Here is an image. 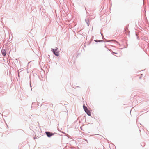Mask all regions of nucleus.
<instances>
[{
	"label": "nucleus",
	"mask_w": 149,
	"mask_h": 149,
	"mask_svg": "<svg viewBox=\"0 0 149 149\" xmlns=\"http://www.w3.org/2000/svg\"><path fill=\"white\" fill-rule=\"evenodd\" d=\"M83 108H84V109L85 111H86V110H87L88 109L85 106H83Z\"/></svg>",
	"instance_id": "nucleus-5"
},
{
	"label": "nucleus",
	"mask_w": 149,
	"mask_h": 149,
	"mask_svg": "<svg viewBox=\"0 0 149 149\" xmlns=\"http://www.w3.org/2000/svg\"><path fill=\"white\" fill-rule=\"evenodd\" d=\"M1 53L3 56H5L6 54V52L4 49H2L1 50Z\"/></svg>",
	"instance_id": "nucleus-3"
},
{
	"label": "nucleus",
	"mask_w": 149,
	"mask_h": 149,
	"mask_svg": "<svg viewBox=\"0 0 149 149\" xmlns=\"http://www.w3.org/2000/svg\"><path fill=\"white\" fill-rule=\"evenodd\" d=\"M85 111L88 115H90L91 112H90V111H89L88 109H87V110H86V111Z\"/></svg>",
	"instance_id": "nucleus-4"
},
{
	"label": "nucleus",
	"mask_w": 149,
	"mask_h": 149,
	"mask_svg": "<svg viewBox=\"0 0 149 149\" xmlns=\"http://www.w3.org/2000/svg\"><path fill=\"white\" fill-rule=\"evenodd\" d=\"M95 42H100V40H98V41H97V40H95ZM101 41H102L101 40Z\"/></svg>",
	"instance_id": "nucleus-7"
},
{
	"label": "nucleus",
	"mask_w": 149,
	"mask_h": 149,
	"mask_svg": "<svg viewBox=\"0 0 149 149\" xmlns=\"http://www.w3.org/2000/svg\"><path fill=\"white\" fill-rule=\"evenodd\" d=\"M53 52L55 55L56 56H59V53L58 50L57 48L56 49L54 50V49H52Z\"/></svg>",
	"instance_id": "nucleus-1"
},
{
	"label": "nucleus",
	"mask_w": 149,
	"mask_h": 149,
	"mask_svg": "<svg viewBox=\"0 0 149 149\" xmlns=\"http://www.w3.org/2000/svg\"><path fill=\"white\" fill-rule=\"evenodd\" d=\"M46 135H47V136L48 137H50L51 136H52V135H53L54 134H53L52 133L50 132H46Z\"/></svg>",
	"instance_id": "nucleus-2"
},
{
	"label": "nucleus",
	"mask_w": 149,
	"mask_h": 149,
	"mask_svg": "<svg viewBox=\"0 0 149 149\" xmlns=\"http://www.w3.org/2000/svg\"><path fill=\"white\" fill-rule=\"evenodd\" d=\"M113 53H114V54H118L117 53L115 52H113Z\"/></svg>",
	"instance_id": "nucleus-6"
}]
</instances>
